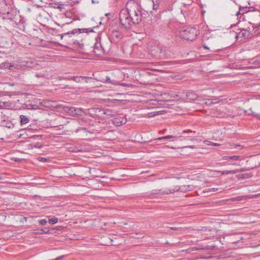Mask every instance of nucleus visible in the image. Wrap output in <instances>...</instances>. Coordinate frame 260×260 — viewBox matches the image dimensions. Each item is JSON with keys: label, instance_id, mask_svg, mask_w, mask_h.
Segmentation results:
<instances>
[{"label": "nucleus", "instance_id": "7c9ffc66", "mask_svg": "<svg viewBox=\"0 0 260 260\" xmlns=\"http://www.w3.org/2000/svg\"><path fill=\"white\" fill-rule=\"evenodd\" d=\"M7 68H9L10 70H13V68L14 67V66L11 64L10 63H7L6 66Z\"/></svg>", "mask_w": 260, "mask_h": 260}, {"label": "nucleus", "instance_id": "0eeeda50", "mask_svg": "<svg viewBox=\"0 0 260 260\" xmlns=\"http://www.w3.org/2000/svg\"><path fill=\"white\" fill-rule=\"evenodd\" d=\"M165 94L167 95L169 101H178L180 100L183 101L184 99V93L182 92H179L177 94L174 92L165 93Z\"/></svg>", "mask_w": 260, "mask_h": 260}, {"label": "nucleus", "instance_id": "f8f14e48", "mask_svg": "<svg viewBox=\"0 0 260 260\" xmlns=\"http://www.w3.org/2000/svg\"><path fill=\"white\" fill-rule=\"evenodd\" d=\"M184 99L183 101H194L198 98V95L193 91L188 90L186 92H184Z\"/></svg>", "mask_w": 260, "mask_h": 260}, {"label": "nucleus", "instance_id": "1a4fd4ad", "mask_svg": "<svg viewBox=\"0 0 260 260\" xmlns=\"http://www.w3.org/2000/svg\"><path fill=\"white\" fill-rule=\"evenodd\" d=\"M98 39L100 40V38L96 39V42L94 44L93 52L97 55H101L104 53L105 51L101 43L98 42Z\"/></svg>", "mask_w": 260, "mask_h": 260}, {"label": "nucleus", "instance_id": "37998d69", "mask_svg": "<svg viewBox=\"0 0 260 260\" xmlns=\"http://www.w3.org/2000/svg\"><path fill=\"white\" fill-rule=\"evenodd\" d=\"M232 165H237V163L234 162V163H233V164H232Z\"/></svg>", "mask_w": 260, "mask_h": 260}, {"label": "nucleus", "instance_id": "a211bd4d", "mask_svg": "<svg viewBox=\"0 0 260 260\" xmlns=\"http://www.w3.org/2000/svg\"><path fill=\"white\" fill-rule=\"evenodd\" d=\"M20 118L21 125L27 123L29 122V119L26 116L20 115Z\"/></svg>", "mask_w": 260, "mask_h": 260}, {"label": "nucleus", "instance_id": "c03bdc74", "mask_svg": "<svg viewBox=\"0 0 260 260\" xmlns=\"http://www.w3.org/2000/svg\"><path fill=\"white\" fill-rule=\"evenodd\" d=\"M238 198H235V199H234L233 200H236V201H238V200H239L238 199Z\"/></svg>", "mask_w": 260, "mask_h": 260}, {"label": "nucleus", "instance_id": "9b49d317", "mask_svg": "<svg viewBox=\"0 0 260 260\" xmlns=\"http://www.w3.org/2000/svg\"><path fill=\"white\" fill-rule=\"evenodd\" d=\"M88 29L87 28H76L73 29L71 31H68L63 34L60 35L61 39H62L64 36L69 35L70 37L72 35H75L76 34H80L83 32H87Z\"/></svg>", "mask_w": 260, "mask_h": 260}, {"label": "nucleus", "instance_id": "e433bc0d", "mask_svg": "<svg viewBox=\"0 0 260 260\" xmlns=\"http://www.w3.org/2000/svg\"><path fill=\"white\" fill-rule=\"evenodd\" d=\"M211 145L212 146H219V144L218 143H213V142L211 143Z\"/></svg>", "mask_w": 260, "mask_h": 260}, {"label": "nucleus", "instance_id": "6ab92c4d", "mask_svg": "<svg viewBox=\"0 0 260 260\" xmlns=\"http://www.w3.org/2000/svg\"><path fill=\"white\" fill-rule=\"evenodd\" d=\"M240 157L239 155H232V156H224L222 157L223 160H228V159H232V160H238Z\"/></svg>", "mask_w": 260, "mask_h": 260}, {"label": "nucleus", "instance_id": "58836bf2", "mask_svg": "<svg viewBox=\"0 0 260 260\" xmlns=\"http://www.w3.org/2000/svg\"><path fill=\"white\" fill-rule=\"evenodd\" d=\"M165 131L166 130L165 129V130L162 131H159V134H164L165 133Z\"/></svg>", "mask_w": 260, "mask_h": 260}, {"label": "nucleus", "instance_id": "423d86ee", "mask_svg": "<svg viewBox=\"0 0 260 260\" xmlns=\"http://www.w3.org/2000/svg\"><path fill=\"white\" fill-rule=\"evenodd\" d=\"M151 54L156 58H165L166 57V53L165 50L158 46L154 47L153 49L151 50Z\"/></svg>", "mask_w": 260, "mask_h": 260}, {"label": "nucleus", "instance_id": "5701e85b", "mask_svg": "<svg viewBox=\"0 0 260 260\" xmlns=\"http://www.w3.org/2000/svg\"><path fill=\"white\" fill-rule=\"evenodd\" d=\"M58 221V218L56 217H53L51 219H50L48 221V222L51 224H54L57 223Z\"/></svg>", "mask_w": 260, "mask_h": 260}, {"label": "nucleus", "instance_id": "f257e3e1", "mask_svg": "<svg viewBox=\"0 0 260 260\" xmlns=\"http://www.w3.org/2000/svg\"><path fill=\"white\" fill-rule=\"evenodd\" d=\"M159 7L158 0H146L144 8H142L138 2L134 0L128 1L126 4L132 20V23L139 24L142 20L150 16L156 15L160 18L159 12H157Z\"/></svg>", "mask_w": 260, "mask_h": 260}, {"label": "nucleus", "instance_id": "ddd939ff", "mask_svg": "<svg viewBox=\"0 0 260 260\" xmlns=\"http://www.w3.org/2000/svg\"><path fill=\"white\" fill-rule=\"evenodd\" d=\"M127 121L126 118L123 117H118L112 120V123L116 126H119L125 124Z\"/></svg>", "mask_w": 260, "mask_h": 260}, {"label": "nucleus", "instance_id": "72a5a7b5", "mask_svg": "<svg viewBox=\"0 0 260 260\" xmlns=\"http://www.w3.org/2000/svg\"><path fill=\"white\" fill-rule=\"evenodd\" d=\"M171 230H178L179 229H180V228H178V227H170L169 228Z\"/></svg>", "mask_w": 260, "mask_h": 260}, {"label": "nucleus", "instance_id": "39448f33", "mask_svg": "<svg viewBox=\"0 0 260 260\" xmlns=\"http://www.w3.org/2000/svg\"><path fill=\"white\" fill-rule=\"evenodd\" d=\"M64 111L67 112L71 116H82L84 113L83 111L81 108H76L75 107H70L68 106H64L63 107Z\"/></svg>", "mask_w": 260, "mask_h": 260}, {"label": "nucleus", "instance_id": "393cba45", "mask_svg": "<svg viewBox=\"0 0 260 260\" xmlns=\"http://www.w3.org/2000/svg\"><path fill=\"white\" fill-rule=\"evenodd\" d=\"M38 159L40 161H42V162H48V161H49V158H45V157H39Z\"/></svg>", "mask_w": 260, "mask_h": 260}, {"label": "nucleus", "instance_id": "7ed1b4c3", "mask_svg": "<svg viewBox=\"0 0 260 260\" xmlns=\"http://www.w3.org/2000/svg\"><path fill=\"white\" fill-rule=\"evenodd\" d=\"M130 15L126 8L121 10L119 13L120 21L122 26L126 29H129L131 26V23H132V20Z\"/></svg>", "mask_w": 260, "mask_h": 260}, {"label": "nucleus", "instance_id": "b1692460", "mask_svg": "<svg viewBox=\"0 0 260 260\" xmlns=\"http://www.w3.org/2000/svg\"><path fill=\"white\" fill-rule=\"evenodd\" d=\"M52 7H53L55 9H59L60 11H61L62 7L61 5L57 4H52Z\"/></svg>", "mask_w": 260, "mask_h": 260}, {"label": "nucleus", "instance_id": "20e7f679", "mask_svg": "<svg viewBox=\"0 0 260 260\" xmlns=\"http://www.w3.org/2000/svg\"><path fill=\"white\" fill-rule=\"evenodd\" d=\"M90 114L92 115L101 116L102 114H105L108 117H113L117 115V112L115 110L111 109H103L99 108L91 109L90 111Z\"/></svg>", "mask_w": 260, "mask_h": 260}, {"label": "nucleus", "instance_id": "dca6fc26", "mask_svg": "<svg viewBox=\"0 0 260 260\" xmlns=\"http://www.w3.org/2000/svg\"><path fill=\"white\" fill-rule=\"evenodd\" d=\"M26 108L28 110H38L39 109V106L35 104H32V103H29L25 104Z\"/></svg>", "mask_w": 260, "mask_h": 260}, {"label": "nucleus", "instance_id": "f03ea898", "mask_svg": "<svg viewBox=\"0 0 260 260\" xmlns=\"http://www.w3.org/2000/svg\"><path fill=\"white\" fill-rule=\"evenodd\" d=\"M199 35V30L195 27L185 26L180 31V37L185 40L192 41Z\"/></svg>", "mask_w": 260, "mask_h": 260}, {"label": "nucleus", "instance_id": "4c0bfd02", "mask_svg": "<svg viewBox=\"0 0 260 260\" xmlns=\"http://www.w3.org/2000/svg\"><path fill=\"white\" fill-rule=\"evenodd\" d=\"M203 47H204L205 49H209V48H208V47L207 45H205V44H204L203 45Z\"/></svg>", "mask_w": 260, "mask_h": 260}, {"label": "nucleus", "instance_id": "6e6552de", "mask_svg": "<svg viewBox=\"0 0 260 260\" xmlns=\"http://www.w3.org/2000/svg\"><path fill=\"white\" fill-rule=\"evenodd\" d=\"M251 37L250 32L246 29H240L239 31L235 33V38H240L241 40L247 39Z\"/></svg>", "mask_w": 260, "mask_h": 260}, {"label": "nucleus", "instance_id": "2f4dec72", "mask_svg": "<svg viewBox=\"0 0 260 260\" xmlns=\"http://www.w3.org/2000/svg\"><path fill=\"white\" fill-rule=\"evenodd\" d=\"M185 148H189L191 149H194V148H195V146H193V145L187 146H184V147H182V149H183Z\"/></svg>", "mask_w": 260, "mask_h": 260}, {"label": "nucleus", "instance_id": "2eb2a0df", "mask_svg": "<svg viewBox=\"0 0 260 260\" xmlns=\"http://www.w3.org/2000/svg\"><path fill=\"white\" fill-rule=\"evenodd\" d=\"M194 189V185H183L181 186H175L173 189H175V191H186L192 190Z\"/></svg>", "mask_w": 260, "mask_h": 260}, {"label": "nucleus", "instance_id": "cd10ccee", "mask_svg": "<svg viewBox=\"0 0 260 260\" xmlns=\"http://www.w3.org/2000/svg\"><path fill=\"white\" fill-rule=\"evenodd\" d=\"M79 132H82L83 133H86L87 132V130H86V128H85L84 127H81V128H78L75 131L76 133H78Z\"/></svg>", "mask_w": 260, "mask_h": 260}, {"label": "nucleus", "instance_id": "79ce46f5", "mask_svg": "<svg viewBox=\"0 0 260 260\" xmlns=\"http://www.w3.org/2000/svg\"><path fill=\"white\" fill-rule=\"evenodd\" d=\"M91 2H92V3H96V2L94 0H92Z\"/></svg>", "mask_w": 260, "mask_h": 260}, {"label": "nucleus", "instance_id": "aec40b11", "mask_svg": "<svg viewBox=\"0 0 260 260\" xmlns=\"http://www.w3.org/2000/svg\"><path fill=\"white\" fill-rule=\"evenodd\" d=\"M239 171L238 170H235L232 171H220L221 174L222 175H228L230 174H235L237 173Z\"/></svg>", "mask_w": 260, "mask_h": 260}, {"label": "nucleus", "instance_id": "4be33fe9", "mask_svg": "<svg viewBox=\"0 0 260 260\" xmlns=\"http://www.w3.org/2000/svg\"><path fill=\"white\" fill-rule=\"evenodd\" d=\"M174 137H175L174 136H173L172 135H168V136H166L165 137H159L156 140H167V139H170L172 138H174Z\"/></svg>", "mask_w": 260, "mask_h": 260}, {"label": "nucleus", "instance_id": "473e14b6", "mask_svg": "<svg viewBox=\"0 0 260 260\" xmlns=\"http://www.w3.org/2000/svg\"><path fill=\"white\" fill-rule=\"evenodd\" d=\"M106 82L107 83H111L110 78L108 76L106 77Z\"/></svg>", "mask_w": 260, "mask_h": 260}, {"label": "nucleus", "instance_id": "ea45409f", "mask_svg": "<svg viewBox=\"0 0 260 260\" xmlns=\"http://www.w3.org/2000/svg\"><path fill=\"white\" fill-rule=\"evenodd\" d=\"M211 190H212V191H215L217 190V188H211Z\"/></svg>", "mask_w": 260, "mask_h": 260}, {"label": "nucleus", "instance_id": "a19ab883", "mask_svg": "<svg viewBox=\"0 0 260 260\" xmlns=\"http://www.w3.org/2000/svg\"><path fill=\"white\" fill-rule=\"evenodd\" d=\"M239 178H245L244 176H243V175H241V176H239Z\"/></svg>", "mask_w": 260, "mask_h": 260}, {"label": "nucleus", "instance_id": "a18cd8bd", "mask_svg": "<svg viewBox=\"0 0 260 260\" xmlns=\"http://www.w3.org/2000/svg\"><path fill=\"white\" fill-rule=\"evenodd\" d=\"M108 15H109V13H107V14H105V15L107 16H108Z\"/></svg>", "mask_w": 260, "mask_h": 260}, {"label": "nucleus", "instance_id": "4468645a", "mask_svg": "<svg viewBox=\"0 0 260 260\" xmlns=\"http://www.w3.org/2000/svg\"><path fill=\"white\" fill-rule=\"evenodd\" d=\"M121 33L117 30H113L111 34L110 40L111 42H117L121 38Z\"/></svg>", "mask_w": 260, "mask_h": 260}, {"label": "nucleus", "instance_id": "bb28decb", "mask_svg": "<svg viewBox=\"0 0 260 260\" xmlns=\"http://www.w3.org/2000/svg\"><path fill=\"white\" fill-rule=\"evenodd\" d=\"M70 149H71L70 150L71 151L75 152L81 151V148H79L78 147L70 148Z\"/></svg>", "mask_w": 260, "mask_h": 260}, {"label": "nucleus", "instance_id": "412c9836", "mask_svg": "<svg viewBox=\"0 0 260 260\" xmlns=\"http://www.w3.org/2000/svg\"><path fill=\"white\" fill-rule=\"evenodd\" d=\"M174 137H175L174 136H173L172 135H168V136H166L165 137H159L156 140H167V139H170L172 138H174Z\"/></svg>", "mask_w": 260, "mask_h": 260}, {"label": "nucleus", "instance_id": "9d476101", "mask_svg": "<svg viewBox=\"0 0 260 260\" xmlns=\"http://www.w3.org/2000/svg\"><path fill=\"white\" fill-rule=\"evenodd\" d=\"M175 192V189H153L151 191L152 194H159V195H165L173 193Z\"/></svg>", "mask_w": 260, "mask_h": 260}, {"label": "nucleus", "instance_id": "c9c22d12", "mask_svg": "<svg viewBox=\"0 0 260 260\" xmlns=\"http://www.w3.org/2000/svg\"><path fill=\"white\" fill-rule=\"evenodd\" d=\"M192 133V131H190V130H187V131H183V133L185 134V133Z\"/></svg>", "mask_w": 260, "mask_h": 260}, {"label": "nucleus", "instance_id": "a878e982", "mask_svg": "<svg viewBox=\"0 0 260 260\" xmlns=\"http://www.w3.org/2000/svg\"><path fill=\"white\" fill-rule=\"evenodd\" d=\"M50 233V231L49 230H46V229H40L39 233L40 234H47Z\"/></svg>", "mask_w": 260, "mask_h": 260}, {"label": "nucleus", "instance_id": "f3484780", "mask_svg": "<svg viewBox=\"0 0 260 260\" xmlns=\"http://www.w3.org/2000/svg\"><path fill=\"white\" fill-rule=\"evenodd\" d=\"M86 79L87 77L84 76H74L71 78V79L73 80L74 81L77 83L82 82L83 81L85 80Z\"/></svg>", "mask_w": 260, "mask_h": 260}, {"label": "nucleus", "instance_id": "c756f323", "mask_svg": "<svg viewBox=\"0 0 260 260\" xmlns=\"http://www.w3.org/2000/svg\"><path fill=\"white\" fill-rule=\"evenodd\" d=\"M252 114L253 116H254V117H256V118H257L258 119L260 120V114H259L252 113Z\"/></svg>", "mask_w": 260, "mask_h": 260}, {"label": "nucleus", "instance_id": "49530a36", "mask_svg": "<svg viewBox=\"0 0 260 260\" xmlns=\"http://www.w3.org/2000/svg\"><path fill=\"white\" fill-rule=\"evenodd\" d=\"M91 169H89V172H91Z\"/></svg>", "mask_w": 260, "mask_h": 260}, {"label": "nucleus", "instance_id": "c85d7f7f", "mask_svg": "<svg viewBox=\"0 0 260 260\" xmlns=\"http://www.w3.org/2000/svg\"><path fill=\"white\" fill-rule=\"evenodd\" d=\"M39 222L41 225H44L47 223V220L45 219H42L40 220Z\"/></svg>", "mask_w": 260, "mask_h": 260}, {"label": "nucleus", "instance_id": "f704fd0d", "mask_svg": "<svg viewBox=\"0 0 260 260\" xmlns=\"http://www.w3.org/2000/svg\"><path fill=\"white\" fill-rule=\"evenodd\" d=\"M254 63L255 64L258 65L260 66V60H256L254 61Z\"/></svg>", "mask_w": 260, "mask_h": 260}]
</instances>
